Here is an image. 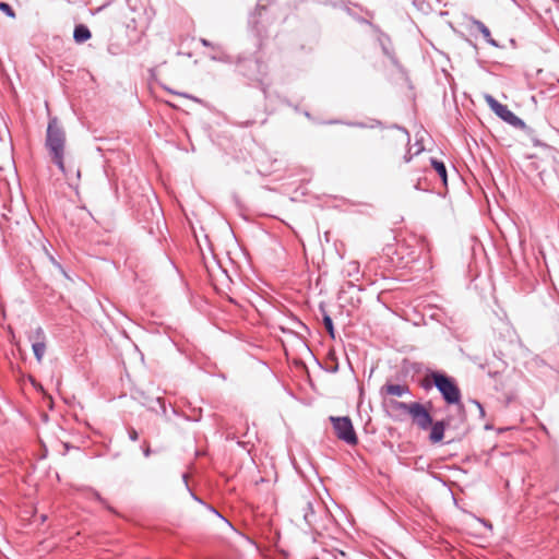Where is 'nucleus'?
Returning <instances> with one entry per match:
<instances>
[{"instance_id": "obj_1", "label": "nucleus", "mask_w": 559, "mask_h": 559, "mask_svg": "<svg viewBox=\"0 0 559 559\" xmlns=\"http://www.w3.org/2000/svg\"><path fill=\"white\" fill-rule=\"evenodd\" d=\"M66 132L58 118L49 119L45 145L49 152L52 163L61 173L70 179V169L64 165Z\"/></svg>"}, {"instance_id": "obj_2", "label": "nucleus", "mask_w": 559, "mask_h": 559, "mask_svg": "<svg viewBox=\"0 0 559 559\" xmlns=\"http://www.w3.org/2000/svg\"><path fill=\"white\" fill-rule=\"evenodd\" d=\"M428 378L431 380V383H424V389L427 390L431 384H433L448 405H455L460 411H464V406L461 401V390L452 377L441 371H431L428 374Z\"/></svg>"}, {"instance_id": "obj_3", "label": "nucleus", "mask_w": 559, "mask_h": 559, "mask_svg": "<svg viewBox=\"0 0 559 559\" xmlns=\"http://www.w3.org/2000/svg\"><path fill=\"white\" fill-rule=\"evenodd\" d=\"M389 404L392 409L408 414L413 424L420 430H428L432 425V416L429 412V408L432 406L431 402L424 405L419 402L405 403L391 400Z\"/></svg>"}, {"instance_id": "obj_4", "label": "nucleus", "mask_w": 559, "mask_h": 559, "mask_svg": "<svg viewBox=\"0 0 559 559\" xmlns=\"http://www.w3.org/2000/svg\"><path fill=\"white\" fill-rule=\"evenodd\" d=\"M335 436L348 445H356L358 437L348 416H330Z\"/></svg>"}, {"instance_id": "obj_5", "label": "nucleus", "mask_w": 559, "mask_h": 559, "mask_svg": "<svg viewBox=\"0 0 559 559\" xmlns=\"http://www.w3.org/2000/svg\"><path fill=\"white\" fill-rule=\"evenodd\" d=\"M485 100L489 108L503 121L508 122L512 127L524 129L525 122L512 112L507 105L499 103L492 95L486 94Z\"/></svg>"}, {"instance_id": "obj_6", "label": "nucleus", "mask_w": 559, "mask_h": 559, "mask_svg": "<svg viewBox=\"0 0 559 559\" xmlns=\"http://www.w3.org/2000/svg\"><path fill=\"white\" fill-rule=\"evenodd\" d=\"M29 341L32 342V349L36 360L41 362L46 353V335L44 330L40 326L36 328L29 335Z\"/></svg>"}, {"instance_id": "obj_7", "label": "nucleus", "mask_w": 559, "mask_h": 559, "mask_svg": "<svg viewBox=\"0 0 559 559\" xmlns=\"http://www.w3.org/2000/svg\"><path fill=\"white\" fill-rule=\"evenodd\" d=\"M449 426H450L449 418L437 420V421L432 420V425L429 427L430 428L429 441L432 444L441 442L444 438L445 429Z\"/></svg>"}, {"instance_id": "obj_8", "label": "nucleus", "mask_w": 559, "mask_h": 559, "mask_svg": "<svg viewBox=\"0 0 559 559\" xmlns=\"http://www.w3.org/2000/svg\"><path fill=\"white\" fill-rule=\"evenodd\" d=\"M407 393H409V386L407 384H394L386 382L380 389V394L384 399L386 396H403Z\"/></svg>"}, {"instance_id": "obj_9", "label": "nucleus", "mask_w": 559, "mask_h": 559, "mask_svg": "<svg viewBox=\"0 0 559 559\" xmlns=\"http://www.w3.org/2000/svg\"><path fill=\"white\" fill-rule=\"evenodd\" d=\"M299 513L301 514L304 521L307 525L311 526L314 522V511H313V504L310 500H302L299 504Z\"/></svg>"}, {"instance_id": "obj_10", "label": "nucleus", "mask_w": 559, "mask_h": 559, "mask_svg": "<svg viewBox=\"0 0 559 559\" xmlns=\"http://www.w3.org/2000/svg\"><path fill=\"white\" fill-rule=\"evenodd\" d=\"M379 40H380V45H381L383 53L391 60V62L394 66H396L399 62H397V59L395 57V52H394V50L392 48L390 38L386 37V36H382V37L379 38Z\"/></svg>"}, {"instance_id": "obj_11", "label": "nucleus", "mask_w": 559, "mask_h": 559, "mask_svg": "<svg viewBox=\"0 0 559 559\" xmlns=\"http://www.w3.org/2000/svg\"><path fill=\"white\" fill-rule=\"evenodd\" d=\"M92 37V33L84 24H79L74 27L73 38L76 43H84Z\"/></svg>"}, {"instance_id": "obj_12", "label": "nucleus", "mask_w": 559, "mask_h": 559, "mask_svg": "<svg viewBox=\"0 0 559 559\" xmlns=\"http://www.w3.org/2000/svg\"><path fill=\"white\" fill-rule=\"evenodd\" d=\"M472 22L473 25L481 33L488 44L498 47V43L491 37L489 28L481 21L473 19Z\"/></svg>"}, {"instance_id": "obj_13", "label": "nucleus", "mask_w": 559, "mask_h": 559, "mask_svg": "<svg viewBox=\"0 0 559 559\" xmlns=\"http://www.w3.org/2000/svg\"><path fill=\"white\" fill-rule=\"evenodd\" d=\"M430 162H431V166L437 171V174L440 176L443 183L447 185V168H445L444 163L441 160H438L436 158H431Z\"/></svg>"}, {"instance_id": "obj_14", "label": "nucleus", "mask_w": 559, "mask_h": 559, "mask_svg": "<svg viewBox=\"0 0 559 559\" xmlns=\"http://www.w3.org/2000/svg\"><path fill=\"white\" fill-rule=\"evenodd\" d=\"M321 311L323 312V324L325 330L328 331L329 335L334 338L335 337V331L333 326L332 318L326 313V311L323 309V307H320Z\"/></svg>"}, {"instance_id": "obj_15", "label": "nucleus", "mask_w": 559, "mask_h": 559, "mask_svg": "<svg viewBox=\"0 0 559 559\" xmlns=\"http://www.w3.org/2000/svg\"><path fill=\"white\" fill-rule=\"evenodd\" d=\"M0 11H2L3 13H5L9 17H12L14 19L15 17V12L14 10L12 9V7L10 4H8L7 2H1L0 1Z\"/></svg>"}, {"instance_id": "obj_16", "label": "nucleus", "mask_w": 559, "mask_h": 559, "mask_svg": "<svg viewBox=\"0 0 559 559\" xmlns=\"http://www.w3.org/2000/svg\"><path fill=\"white\" fill-rule=\"evenodd\" d=\"M92 492V496L97 500L99 501L104 507H106L108 510H112L108 504H107V501L99 495V492H97L96 490H91Z\"/></svg>"}, {"instance_id": "obj_17", "label": "nucleus", "mask_w": 559, "mask_h": 559, "mask_svg": "<svg viewBox=\"0 0 559 559\" xmlns=\"http://www.w3.org/2000/svg\"><path fill=\"white\" fill-rule=\"evenodd\" d=\"M401 141L402 142H408L409 141V134L405 129H399Z\"/></svg>"}, {"instance_id": "obj_18", "label": "nucleus", "mask_w": 559, "mask_h": 559, "mask_svg": "<svg viewBox=\"0 0 559 559\" xmlns=\"http://www.w3.org/2000/svg\"><path fill=\"white\" fill-rule=\"evenodd\" d=\"M129 438L132 441H136L139 439V433H138V431L134 428H130L129 429Z\"/></svg>"}, {"instance_id": "obj_19", "label": "nucleus", "mask_w": 559, "mask_h": 559, "mask_svg": "<svg viewBox=\"0 0 559 559\" xmlns=\"http://www.w3.org/2000/svg\"><path fill=\"white\" fill-rule=\"evenodd\" d=\"M143 454L144 456L148 457L151 455V449L147 442H144L143 444Z\"/></svg>"}, {"instance_id": "obj_20", "label": "nucleus", "mask_w": 559, "mask_h": 559, "mask_svg": "<svg viewBox=\"0 0 559 559\" xmlns=\"http://www.w3.org/2000/svg\"><path fill=\"white\" fill-rule=\"evenodd\" d=\"M200 43H201L203 46H205V47H211V46H212V44H211L207 39H205V38H201V39H200Z\"/></svg>"}, {"instance_id": "obj_21", "label": "nucleus", "mask_w": 559, "mask_h": 559, "mask_svg": "<svg viewBox=\"0 0 559 559\" xmlns=\"http://www.w3.org/2000/svg\"><path fill=\"white\" fill-rule=\"evenodd\" d=\"M411 159H412V156H407V155L404 156V162L405 163H409Z\"/></svg>"}, {"instance_id": "obj_22", "label": "nucleus", "mask_w": 559, "mask_h": 559, "mask_svg": "<svg viewBox=\"0 0 559 559\" xmlns=\"http://www.w3.org/2000/svg\"><path fill=\"white\" fill-rule=\"evenodd\" d=\"M415 189L417 190H420V181L418 180L417 183L415 185Z\"/></svg>"}, {"instance_id": "obj_23", "label": "nucleus", "mask_w": 559, "mask_h": 559, "mask_svg": "<svg viewBox=\"0 0 559 559\" xmlns=\"http://www.w3.org/2000/svg\"><path fill=\"white\" fill-rule=\"evenodd\" d=\"M75 176H76V178H78V179H80V177H81V173H80V170H79V169L75 171Z\"/></svg>"}, {"instance_id": "obj_24", "label": "nucleus", "mask_w": 559, "mask_h": 559, "mask_svg": "<svg viewBox=\"0 0 559 559\" xmlns=\"http://www.w3.org/2000/svg\"><path fill=\"white\" fill-rule=\"evenodd\" d=\"M162 408H163V412L165 413L166 408H165V404L164 403H162Z\"/></svg>"}]
</instances>
